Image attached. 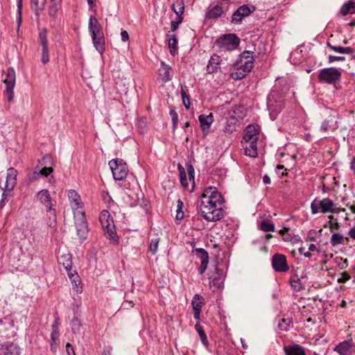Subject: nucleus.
I'll return each mask as SVG.
<instances>
[{
  "instance_id": "ea45409f",
  "label": "nucleus",
  "mask_w": 355,
  "mask_h": 355,
  "mask_svg": "<svg viewBox=\"0 0 355 355\" xmlns=\"http://www.w3.org/2000/svg\"><path fill=\"white\" fill-rule=\"evenodd\" d=\"M195 329L196 331L198 333L199 336L200 338L202 343L205 346L207 347L209 345V341L207 337L206 334L205 333L202 327L200 324H196L195 325Z\"/></svg>"
},
{
  "instance_id": "e433bc0d",
  "label": "nucleus",
  "mask_w": 355,
  "mask_h": 355,
  "mask_svg": "<svg viewBox=\"0 0 355 355\" xmlns=\"http://www.w3.org/2000/svg\"><path fill=\"white\" fill-rule=\"evenodd\" d=\"M344 240L346 242L349 241V239L347 237L344 238V236L340 233H334L331 235L330 243L333 246H336L338 244L343 243Z\"/></svg>"
},
{
  "instance_id": "aec40b11",
  "label": "nucleus",
  "mask_w": 355,
  "mask_h": 355,
  "mask_svg": "<svg viewBox=\"0 0 355 355\" xmlns=\"http://www.w3.org/2000/svg\"><path fill=\"white\" fill-rule=\"evenodd\" d=\"M258 130L253 125H249L245 130L242 142L255 141L258 139Z\"/></svg>"
},
{
  "instance_id": "864d4df0",
  "label": "nucleus",
  "mask_w": 355,
  "mask_h": 355,
  "mask_svg": "<svg viewBox=\"0 0 355 355\" xmlns=\"http://www.w3.org/2000/svg\"><path fill=\"white\" fill-rule=\"evenodd\" d=\"M329 218L330 220L328 221L329 227L331 230H339L340 226L338 222H332L331 220H333L334 218L332 215H330L329 216Z\"/></svg>"
},
{
  "instance_id": "4468645a",
  "label": "nucleus",
  "mask_w": 355,
  "mask_h": 355,
  "mask_svg": "<svg viewBox=\"0 0 355 355\" xmlns=\"http://www.w3.org/2000/svg\"><path fill=\"white\" fill-rule=\"evenodd\" d=\"M39 163L42 167L41 169H39L41 176L47 177L53 173L54 160L50 155H45L42 159L39 161Z\"/></svg>"
},
{
  "instance_id": "f257e3e1",
  "label": "nucleus",
  "mask_w": 355,
  "mask_h": 355,
  "mask_svg": "<svg viewBox=\"0 0 355 355\" xmlns=\"http://www.w3.org/2000/svg\"><path fill=\"white\" fill-rule=\"evenodd\" d=\"M224 202V198L216 187L206 188L201 195L199 205V210L202 216L207 221L220 220L223 218L225 214L222 208Z\"/></svg>"
},
{
  "instance_id": "b1692460",
  "label": "nucleus",
  "mask_w": 355,
  "mask_h": 355,
  "mask_svg": "<svg viewBox=\"0 0 355 355\" xmlns=\"http://www.w3.org/2000/svg\"><path fill=\"white\" fill-rule=\"evenodd\" d=\"M284 350L286 355H306L304 348L297 344L286 346Z\"/></svg>"
},
{
  "instance_id": "4d7b16f0",
  "label": "nucleus",
  "mask_w": 355,
  "mask_h": 355,
  "mask_svg": "<svg viewBox=\"0 0 355 355\" xmlns=\"http://www.w3.org/2000/svg\"><path fill=\"white\" fill-rule=\"evenodd\" d=\"M178 18L179 19L178 21H171V31H173V32L175 31L178 28L180 24H181L182 21V17H178Z\"/></svg>"
},
{
  "instance_id": "338daca9",
  "label": "nucleus",
  "mask_w": 355,
  "mask_h": 355,
  "mask_svg": "<svg viewBox=\"0 0 355 355\" xmlns=\"http://www.w3.org/2000/svg\"><path fill=\"white\" fill-rule=\"evenodd\" d=\"M121 40L127 42L129 40V35L126 31H122L121 33Z\"/></svg>"
},
{
  "instance_id": "37998d69",
  "label": "nucleus",
  "mask_w": 355,
  "mask_h": 355,
  "mask_svg": "<svg viewBox=\"0 0 355 355\" xmlns=\"http://www.w3.org/2000/svg\"><path fill=\"white\" fill-rule=\"evenodd\" d=\"M290 284L291 286L296 291H300L304 288L300 279L297 276L295 277L291 278Z\"/></svg>"
},
{
  "instance_id": "bb28decb",
  "label": "nucleus",
  "mask_w": 355,
  "mask_h": 355,
  "mask_svg": "<svg viewBox=\"0 0 355 355\" xmlns=\"http://www.w3.org/2000/svg\"><path fill=\"white\" fill-rule=\"evenodd\" d=\"M58 261L60 263L63 265L67 273L72 275V271L73 270L72 266L71 255L70 254H64L61 255L58 259Z\"/></svg>"
},
{
  "instance_id": "052dcab7",
  "label": "nucleus",
  "mask_w": 355,
  "mask_h": 355,
  "mask_svg": "<svg viewBox=\"0 0 355 355\" xmlns=\"http://www.w3.org/2000/svg\"><path fill=\"white\" fill-rule=\"evenodd\" d=\"M235 130V125H231L229 123H227L226 125L224 128V131L226 133L231 134L233 131Z\"/></svg>"
},
{
  "instance_id": "bf43d9fd",
  "label": "nucleus",
  "mask_w": 355,
  "mask_h": 355,
  "mask_svg": "<svg viewBox=\"0 0 355 355\" xmlns=\"http://www.w3.org/2000/svg\"><path fill=\"white\" fill-rule=\"evenodd\" d=\"M41 176L40 171L35 170L31 174L29 175V179L31 181H35Z\"/></svg>"
},
{
  "instance_id": "a19ab883",
  "label": "nucleus",
  "mask_w": 355,
  "mask_h": 355,
  "mask_svg": "<svg viewBox=\"0 0 355 355\" xmlns=\"http://www.w3.org/2000/svg\"><path fill=\"white\" fill-rule=\"evenodd\" d=\"M259 228L263 232H274L275 225L268 220H263L259 225Z\"/></svg>"
},
{
  "instance_id": "774afa93",
  "label": "nucleus",
  "mask_w": 355,
  "mask_h": 355,
  "mask_svg": "<svg viewBox=\"0 0 355 355\" xmlns=\"http://www.w3.org/2000/svg\"><path fill=\"white\" fill-rule=\"evenodd\" d=\"M183 206H184L183 202L180 199H178V201H177V210H176V211H183V210H182Z\"/></svg>"
},
{
  "instance_id": "412c9836",
  "label": "nucleus",
  "mask_w": 355,
  "mask_h": 355,
  "mask_svg": "<svg viewBox=\"0 0 355 355\" xmlns=\"http://www.w3.org/2000/svg\"><path fill=\"white\" fill-rule=\"evenodd\" d=\"M159 76L164 83L168 82L172 79V68L168 64L162 62L159 69Z\"/></svg>"
},
{
  "instance_id": "473e14b6",
  "label": "nucleus",
  "mask_w": 355,
  "mask_h": 355,
  "mask_svg": "<svg viewBox=\"0 0 355 355\" xmlns=\"http://www.w3.org/2000/svg\"><path fill=\"white\" fill-rule=\"evenodd\" d=\"M219 56L214 55L211 56L207 66V70L208 73H214L218 69L219 64Z\"/></svg>"
},
{
  "instance_id": "7ed1b4c3",
  "label": "nucleus",
  "mask_w": 355,
  "mask_h": 355,
  "mask_svg": "<svg viewBox=\"0 0 355 355\" xmlns=\"http://www.w3.org/2000/svg\"><path fill=\"white\" fill-rule=\"evenodd\" d=\"M17 171L14 168L11 167L8 169L4 186L2 187L1 185V188L3 189V192L1 200L0 208L3 207L8 202V197L9 196V193L11 191H12V189L15 187L17 184Z\"/></svg>"
},
{
  "instance_id": "20e7f679",
  "label": "nucleus",
  "mask_w": 355,
  "mask_h": 355,
  "mask_svg": "<svg viewBox=\"0 0 355 355\" xmlns=\"http://www.w3.org/2000/svg\"><path fill=\"white\" fill-rule=\"evenodd\" d=\"M318 78L322 83L335 85L340 81L341 72L334 67L324 68L320 70Z\"/></svg>"
},
{
  "instance_id": "a18cd8bd",
  "label": "nucleus",
  "mask_w": 355,
  "mask_h": 355,
  "mask_svg": "<svg viewBox=\"0 0 355 355\" xmlns=\"http://www.w3.org/2000/svg\"><path fill=\"white\" fill-rule=\"evenodd\" d=\"M1 322L4 325H8L9 327H10L12 329L11 331L8 334V336L13 337L16 334L15 328H14V321L10 318H5L3 319V320H1Z\"/></svg>"
},
{
  "instance_id": "2eb2a0df",
  "label": "nucleus",
  "mask_w": 355,
  "mask_h": 355,
  "mask_svg": "<svg viewBox=\"0 0 355 355\" xmlns=\"http://www.w3.org/2000/svg\"><path fill=\"white\" fill-rule=\"evenodd\" d=\"M272 265L276 272H285L289 269L286 256L275 254L272 258Z\"/></svg>"
},
{
  "instance_id": "c9c22d12",
  "label": "nucleus",
  "mask_w": 355,
  "mask_h": 355,
  "mask_svg": "<svg viewBox=\"0 0 355 355\" xmlns=\"http://www.w3.org/2000/svg\"><path fill=\"white\" fill-rule=\"evenodd\" d=\"M327 45L331 50L337 53L346 54H350L353 53V49L351 47H342L340 46H335L331 44L329 42H327Z\"/></svg>"
},
{
  "instance_id": "680f3d73",
  "label": "nucleus",
  "mask_w": 355,
  "mask_h": 355,
  "mask_svg": "<svg viewBox=\"0 0 355 355\" xmlns=\"http://www.w3.org/2000/svg\"><path fill=\"white\" fill-rule=\"evenodd\" d=\"M208 263H209V261H205V260L201 261L200 266L199 268V273L200 275H202L205 272V271L207 270Z\"/></svg>"
},
{
  "instance_id": "6ab92c4d",
  "label": "nucleus",
  "mask_w": 355,
  "mask_h": 355,
  "mask_svg": "<svg viewBox=\"0 0 355 355\" xmlns=\"http://www.w3.org/2000/svg\"><path fill=\"white\" fill-rule=\"evenodd\" d=\"M236 62H241V66L245 69L252 70L254 63L253 52L250 51H245L240 55V59Z\"/></svg>"
},
{
  "instance_id": "e2e57ef3",
  "label": "nucleus",
  "mask_w": 355,
  "mask_h": 355,
  "mask_svg": "<svg viewBox=\"0 0 355 355\" xmlns=\"http://www.w3.org/2000/svg\"><path fill=\"white\" fill-rule=\"evenodd\" d=\"M170 115L172 118L173 123H175V122H178V115L175 110H170Z\"/></svg>"
},
{
  "instance_id": "de8ad7c7",
  "label": "nucleus",
  "mask_w": 355,
  "mask_h": 355,
  "mask_svg": "<svg viewBox=\"0 0 355 355\" xmlns=\"http://www.w3.org/2000/svg\"><path fill=\"white\" fill-rule=\"evenodd\" d=\"M71 329L73 334H78L80 332L81 323L80 320L74 317L71 322Z\"/></svg>"
},
{
  "instance_id": "cd10ccee",
  "label": "nucleus",
  "mask_w": 355,
  "mask_h": 355,
  "mask_svg": "<svg viewBox=\"0 0 355 355\" xmlns=\"http://www.w3.org/2000/svg\"><path fill=\"white\" fill-rule=\"evenodd\" d=\"M198 120L202 130L205 132L209 130L210 125L214 121V117L211 113L209 115L201 114L198 116Z\"/></svg>"
},
{
  "instance_id": "393cba45",
  "label": "nucleus",
  "mask_w": 355,
  "mask_h": 355,
  "mask_svg": "<svg viewBox=\"0 0 355 355\" xmlns=\"http://www.w3.org/2000/svg\"><path fill=\"white\" fill-rule=\"evenodd\" d=\"M68 197L71 203V207L75 211H79L80 207L81 200L80 197L75 190H69L68 192Z\"/></svg>"
},
{
  "instance_id": "c756f323",
  "label": "nucleus",
  "mask_w": 355,
  "mask_h": 355,
  "mask_svg": "<svg viewBox=\"0 0 355 355\" xmlns=\"http://www.w3.org/2000/svg\"><path fill=\"white\" fill-rule=\"evenodd\" d=\"M46 0H31V6L36 16H39L40 12L44 8Z\"/></svg>"
},
{
  "instance_id": "09e8293b",
  "label": "nucleus",
  "mask_w": 355,
  "mask_h": 355,
  "mask_svg": "<svg viewBox=\"0 0 355 355\" xmlns=\"http://www.w3.org/2000/svg\"><path fill=\"white\" fill-rule=\"evenodd\" d=\"M196 255L200 259V261H209L208 252L203 248L196 249Z\"/></svg>"
},
{
  "instance_id": "79ce46f5",
  "label": "nucleus",
  "mask_w": 355,
  "mask_h": 355,
  "mask_svg": "<svg viewBox=\"0 0 355 355\" xmlns=\"http://www.w3.org/2000/svg\"><path fill=\"white\" fill-rule=\"evenodd\" d=\"M293 323L291 318H282L278 323V328L281 331H287L288 327Z\"/></svg>"
},
{
  "instance_id": "5fc2aeb1",
  "label": "nucleus",
  "mask_w": 355,
  "mask_h": 355,
  "mask_svg": "<svg viewBox=\"0 0 355 355\" xmlns=\"http://www.w3.org/2000/svg\"><path fill=\"white\" fill-rule=\"evenodd\" d=\"M345 58L344 56H336L329 55L328 57V61L329 63H332L335 61H345Z\"/></svg>"
},
{
  "instance_id": "13d9d810",
  "label": "nucleus",
  "mask_w": 355,
  "mask_h": 355,
  "mask_svg": "<svg viewBox=\"0 0 355 355\" xmlns=\"http://www.w3.org/2000/svg\"><path fill=\"white\" fill-rule=\"evenodd\" d=\"M349 279H350L349 275L347 272H344L340 274V277L338 279V282L339 283H345Z\"/></svg>"
},
{
  "instance_id": "603ef678",
  "label": "nucleus",
  "mask_w": 355,
  "mask_h": 355,
  "mask_svg": "<svg viewBox=\"0 0 355 355\" xmlns=\"http://www.w3.org/2000/svg\"><path fill=\"white\" fill-rule=\"evenodd\" d=\"M22 0H17V25L19 27L21 22Z\"/></svg>"
},
{
  "instance_id": "4c0bfd02",
  "label": "nucleus",
  "mask_w": 355,
  "mask_h": 355,
  "mask_svg": "<svg viewBox=\"0 0 355 355\" xmlns=\"http://www.w3.org/2000/svg\"><path fill=\"white\" fill-rule=\"evenodd\" d=\"M173 11L178 17H181L184 10V3L183 0H176L172 6Z\"/></svg>"
},
{
  "instance_id": "72a5a7b5",
  "label": "nucleus",
  "mask_w": 355,
  "mask_h": 355,
  "mask_svg": "<svg viewBox=\"0 0 355 355\" xmlns=\"http://www.w3.org/2000/svg\"><path fill=\"white\" fill-rule=\"evenodd\" d=\"M94 46L96 50L99 52H102L104 50V37L103 33L97 34L96 37H92Z\"/></svg>"
},
{
  "instance_id": "39448f33",
  "label": "nucleus",
  "mask_w": 355,
  "mask_h": 355,
  "mask_svg": "<svg viewBox=\"0 0 355 355\" xmlns=\"http://www.w3.org/2000/svg\"><path fill=\"white\" fill-rule=\"evenodd\" d=\"M109 166L115 180H123L128 174L127 164L120 158H116L109 162Z\"/></svg>"
},
{
  "instance_id": "f704fd0d",
  "label": "nucleus",
  "mask_w": 355,
  "mask_h": 355,
  "mask_svg": "<svg viewBox=\"0 0 355 355\" xmlns=\"http://www.w3.org/2000/svg\"><path fill=\"white\" fill-rule=\"evenodd\" d=\"M168 37V46L171 54L175 55L178 51V40L175 35H167Z\"/></svg>"
},
{
  "instance_id": "6e6552de",
  "label": "nucleus",
  "mask_w": 355,
  "mask_h": 355,
  "mask_svg": "<svg viewBox=\"0 0 355 355\" xmlns=\"http://www.w3.org/2000/svg\"><path fill=\"white\" fill-rule=\"evenodd\" d=\"M74 220L77 235L82 241H85L88 234V225L85 212L83 211H75Z\"/></svg>"
},
{
  "instance_id": "58836bf2",
  "label": "nucleus",
  "mask_w": 355,
  "mask_h": 355,
  "mask_svg": "<svg viewBox=\"0 0 355 355\" xmlns=\"http://www.w3.org/2000/svg\"><path fill=\"white\" fill-rule=\"evenodd\" d=\"M349 349L350 345L349 343L345 341L336 346V347L334 348V351L337 352L340 355H346L348 354Z\"/></svg>"
},
{
  "instance_id": "f03ea898",
  "label": "nucleus",
  "mask_w": 355,
  "mask_h": 355,
  "mask_svg": "<svg viewBox=\"0 0 355 355\" xmlns=\"http://www.w3.org/2000/svg\"><path fill=\"white\" fill-rule=\"evenodd\" d=\"M37 198L41 203L46 207L49 220L47 224L51 227H54L56 225L55 210L52 208L51 197L47 189H42L37 193Z\"/></svg>"
},
{
  "instance_id": "0eeeda50",
  "label": "nucleus",
  "mask_w": 355,
  "mask_h": 355,
  "mask_svg": "<svg viewBox=\"0 0 355 355\" xmlns=\"http://www.w3.org/2000/svg\"><path fill=\"white\" fill-rule=\"evenodd\" d=\"M6 85V89L3 93L8 102H12L14 98V87L16 83V73L12 67H9L6 73V78L3 80Z\"/></svg>"
},
{
  "instance_id": "ddd939ff",
  "label": "nucleus",
  "mask_w": 355,
  "mask_h": 355,
  "mask_svg": "<svg viewBox=\"0 0 355 355\" xmlns=\"http://www.w3.org/2000/svg\"><path fill=\"white\" fill-rule=\"evenodd\" d=\"M178 171L180 174V179L182 186L185 188H189V182H191L192 188H193L194 185V168L191 164L187 165V172L188 173V179L187 178V174L184 170V168L180 164L178 165Z\"/></svg>"
},
{
  "instance_id": "a878e982",
  "label": "nucleus",
  "mask_w": 355,
  "mask_h": 355,
  "mask_svg": "<svg viewBox=\"0 0 355 355\" xmlns=\"http://www.w3.org/2000/svg\"><path fill=\"white\" fill-rule=\"evenodd\" d=\"M60 4L61 3H53L48 8V14L51 17L50 23L53 26L56 24V19L60 10Z\"/></svg>"
},
{
  "instance_id": "3c124183",
  "label": "nucleus",
  "mask_w": 355,
  "mask_h": 355,
  "mask_svg": "<svg viewBox=\"0 0 355 355\" xmlns=\"http://www.w3.org/2000/svg\"><path fill=\"white\" fill-rule=\"evenodd\" d=\"M71 284L78 288V284H80V277L75 270L72 271V275L67 273Z\"/></svg>"
},
{
  "instance_id": "8fccbe9b",
  "label": "nucleus",
  "mask_w": 355,
  "mask_h": 355,
  "mask_svg": "<svg viewBox=\"0 0 355 355\" xmlns=\"http://www.w3.org/2000/svg\"><path fill=\"white\" fill-rule=\"evenodd\" d=\"M181 96L182 99V103L187 110H189L190 108V98L189 96L187 94V92L184 89V88L182 87L181 88Z\"/></svg>"
},
{
  "instance_id": "0e129e2a",
  "label": "nucleus",
  "mask_w": 355,
  "mask_h": 355,
  "mask_svg": "<svg viewBox=\"0 0 355 355\" xmlns=\"http://www.w3.org/2000/svg\"><path fill=\"white\" fill-rule=\"evenodd\" d=\"M66 351L67 355H76L73 346L69 343H67L66 345Z\"/></svg>"
},
{
  "instance_id": "dca6fc26",
  "label": "nucleus",
  "mask_w": 355,
  "mask_h": 355,
  "mask_svg": "<svg viewBox=\"0 0 355 355\" xmlns=\"http://www.w3.org/2000/svg\"><path fill=\"white\" fill-rule=\"evenodd\" d=\"M21 349L18 345L12 342L0 343V355H20Z\"/></svg>"
},
{
  "instance_id": "1a4fd4ad",
  "label": "nucleus",
  "mask_w": 355,
  "mask_h": 355,
  "mask_svg": "<svg viewBox=\"0 0 355 355\" xmlns=\"http://www.w3.org/2000/svg\"><path fill=\"white\" fill-rule=\"evenodd\" d=\"M334 202L329 198H325L322 200L315 199L311 204V209L313 214L322 213H331L334 207Z\"/></svg>"
},
{
  "instance_id": "a211bd4d",
  "label": "nucleus",
  "mask_w": 355,
  "mask_h": 355,
  "mask_svg": "<svg viewBox=\"0 0 355 355\" xmlns=\"http://www.w3.org/2000/svg\"><path fill=\"white\" fill-rule=\"evenodd\" d=\"M39 42L42 46L41 61L43 64H46L49 61V54L46 30H42L39 33Z\"/></svg>"
},
{
  "instance_id": "c03bdc74",
  "label": "nucleus",
  "mask_w": 355,
  "mask_h": 355,
  "mask_svg": "<svg viewBox=\"0 0 355 355\" xmlns=\"http://www.w3.org/2000/svg\"><path fill=\"white\" fill-rule=\"evenodd\" d=\"M202 301L203 298L200 295L196 294L191 302L193 310H196V309H202Z\"/></svg>"
},
{
  "instance_id": "9d476101",
  "label": "nucleus",
  "mask_w": 355,
  "mask_h": 355,
  "mask_svg": "<svg viewBox=\"0 0 355 355\" xmlns=\"http://www.w3.org/2000/svg\"><path fill=\"white\" fill-rule=\"evenodd\" d=\"M284 99L283 94H279L277 89H272L268 96L267 105L269 110L279 112L282 109V103Z\"/></svg>"
},
{
  "instance_id": "49530a36",
  "label": "nucleus",
  "mask_w": 355,
  "mask_h": 355,
  "mask_svg": "<svg viewBox=\"0 0 355 355\" xmlns=\"http://www.w3.org/2000/svg\"><path fill=\"white\" fill-rule=\"evenodd\" d=\"M159 238L152 239L149 245V250L153 254H155L158 250Z\"/></svg>"
},
{
  "instance_id": "6e6d98bb",
  "label": "nucleus",
  "mask_w": 355,
  "mask_h": 355,
  "mask_svg": "<svg viewBox=\"0 0 355 355\" xmlns=\"http://www.w3.org/2000/svg\"><path fill=\"white\" fill-rule=\"evenodd\" d=\"M332 128L330 125V121L328 120L324 121L321 125L320 130L327 132Z\"/></svg>"
},
{
  "instance_id": "f8f14e48",
  "label": "nucleus",
  "mask_w": 355,
  "mask_h": 355,
  "mask_svg": "<svg viewBox=\"0 0 355 355\" xmlns=\"http://www.w3.org/2000/svg\"><path fill=\"white\" fill-rule=\"evenodd\" d=\"M254 6L250 7L248 5L239 6L232 14L231 22L234 24H241L244 17H248L254 11Z\"/></svg>"
},
{
  "instance_id": "5701e85b",
  "label": "nucleus",
  "mask_w": 355,
  "mask_h": 355,
  "mask_svg": "<svg viewBox=\"0 0 355 355\" xmlns=\"http://www.w3.org/2000/svg\"><path fill=\"white\" fill-rule=\"evenodd\" d=\"M241 62H236L234 67L236 69L235 71H232L231 76L234 80H241L245 78L248 72L251 70H248L241 66Z\"/></svg>"
},
{
  "instance_id": "4be33fe9",
  "label": "nucleus",
  "mask_w": 355,
  "mask_h": 355,
  "mask_svg": "<svg viewBox=\"0 0 355 355\" xmlns=\"http://www.w3.org/2000/svg\"><path fill=\"white\" fill-rule=\"evenodd\" d=\"M89 31L92 35V37H96L97 34L103 33L102 32V26L101 24L98 22V19L93 16H91L89 19L88 24Z\"/></svg>"
},
{
  "instance_id": "9b49d317",
  "label": "nucleus",
  "mask_w": 355,
  "mask_h": 355,
  "mask_svg": "<svg viewBox=\"0 0 355 355\" xmlns=\"http://www.w3.org/2000/svg\"><path fill=\"white\" fill-rule=\"evenodd\" d=\"M99 220L106 232L107 237L113 239L116 234V230L113 219L110 218L109 212L103 211L99 216Z\"/></svg>"
},
{
  "instance_id": "f3484780",
  "label": "nucleus",
  "mask_w": 355,
  "mask_h": 355,
  "mask_svg": "<svg viewBox=\"0 0 355 355\" xmlns=\"http://www.w3.org/2000/svg\"><path fill=\"white\" fill-rule=\"evenodd\" d=\"M224 272L222 269H220L216 266L214 271L209 275V284L217 289L220 288L223 284Z\"/></svg>"
},
{
  "instance_id": "c85d7f7f",
  "label": "nucleus",
  "mask_w": 355,
  "mask_h": 355,
  "mask_svg": "<svg viewBox=\"0 0 355 355\" xmlns=\"http://www.w3.org/2000/svg\"><path fill=\"white\" fill-rule=\"evenodd\" d=\"M223 13V7L219 4H217L208 9L206 12V18L209 19H217L220 17Z\"/></svg>"
},
{
  "instance_id": "2f4dec72",
  "label": "nucleus",
  "mask_w": 355,
  "mask_h": 355,
  "mask_svg": "<svg viewBox=\"0 0 355 355\" xmlns=\"http://www.w3.org/2000/svg\"><path fill=\"white\" fill-rule=\"evenodd\" d=\"M257 141H248L245 142L246 144H249V146H245V155L248 156H250L251 157H255L257 155Z\"/></svg>"
},
{
  "instance_id": "7c9ffc66",
  "label": "nucleus",
  "mask_w": 355,
  "mask_h": 355,
  "mask_svg": "<svg viewBox=\"0 0 355 355\" xmlns=\"http://www.w3.org/2000/svg\"><path fill=\"white\" fill-rule=\"evenodd\" d=\"M340 13L343 15L355 13V1L350 0L344 3L340 8Z\"/></svg>"
},
{
  "instance_id": "423d86ee",
  "label": "nucleus",
  "mask_w": 355,
  "mask_h": 355,
  "mask_svg": "<svg viewBox=\"0 0 355 355\" xmlns=\"http://www.w3.org/2000/svg\"><path fill=\"white\" fill-rule=\"evenodd\" d=\"M240 44L239 37L234 33L225 34L216 40V44L223 51H231L236 49Z\"/></svg>"
},
{
  "instance_id": "69168bd1",
  "label": "nucleus",
  "mask_w": 355,
  "mask_h": 355,
  "mask_svg": "<svg viewBox=\"0 0 355 355\" xmlns=\"http://www.w3.org/2000/svg\"><path fill=\"white\" fill-rule=\"evenodd\" d=\"M299 252L300 254H303L305 257H311V253L309 251L305 252V248L301 247L299 248Z\"/></svg>"
}]
</instances>
